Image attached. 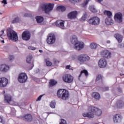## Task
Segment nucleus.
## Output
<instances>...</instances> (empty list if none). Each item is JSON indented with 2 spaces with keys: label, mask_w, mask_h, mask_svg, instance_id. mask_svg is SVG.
<instances>
[{
  "label": "nucleus",
  "mask_w": 124,
  "mask_h": 124,
  "mask_svg": "<svg viewBox=\"0 0 124 124\" xmlns=\"http://www.w3.org/2000/svg\"><path fill=\"white\" fill-rule=\"evenodd\" d=\"M89 111H90V112L87 113H83L82 116L84 117H87V118H89V119H92V118L94 117V114L98 116H100L101 114H102L101 110L94 107H90L89 108Z\"/></svg>",
  "instance_id": "obj_1"
},
{
  "label": "nucleus",
  "mask_w": 124,
  "mask_h": 124,
  "mask_svg": "<svg viewBox=\"0 0 124 124\" xmlns=\"http://www.w3.org/2000/svg\"><path fill=\"white\" fill-rule=\"evenodd\" d=\"M7 35L9 38L12 41H18V34L16 31H14L11 28H9L7 30Z\"/></svg>",
  "instance_id": "obj_2"
},
{
  "label": "nucleus",
  "mask_w": 124,
  "mask_h": 124,
  "mask_svg": "<svg viewBox=\"0 0 124 124\" xmlns=\"http://www.w3.org/2000/svg\"><path fill=\"white\" fill-rule=\"evenodd\" d=\"M57 96L63 100H66V99L69 96V93L65 89H60L57 91Z\"/></svg>",
  "instance_id": "obj_3"
},
{
  "label": "nucleus",
  "mask_w": 124,
  "mask_h": 124,
  "mask_svg": "<svg viewBox=\"0 0 124 124\" xmlns=\"http://www.w3.org/2000/svg\"><path fill=\"white\" fill-rule=\"evenodd\" d=\"M87 22L89 25H92V26H98L99 23H100V19L97 16H93L91 17Z\"/></svg>",
  "instance_id": "obj_4"
},
{
  "label": "nucleus",
  "mask_w": 124,
  "mask_h": 124,
  "mask_svg": "<svg viewBox=\"0 0 124 124\" xmlns=\"http://www.w3.org/2000/svg\"><path fill=\"white\" fill-rule=\"evenodd\" d=\"M53 4L51 3L49 4H43L42 5V9L43 11H45V13L48 14L51 10H53Z\"/></svg>",
  "instance_id": "obj_5"
},
{
  "label": "nucleus",
  "mask_w": 124,
  "mask_h": 124,
  "mask_svg": "<svg viewBox=\"0 0 124 124\" xmlns=\"http://www.w3.org/2000/svg\"><path fill=\"white\" fill-rule=\"evenodd\" d=\"M28 80V76L25 73H21L20 74L18 77V81L19 83L23 84L26 83Z\"/></svg>",
  "instance_id": "obj_6"
},
{
  "label": "nucleus",
  "mask_w": 124,
  "mask_h": 124,
  "mask_svg": "<svg viewBox=\"0 0 124 124\" xmlns=\"http://www.w3.org/2000/svg\"><path fill=\"white\" fill-rule=\"evenodd\" d=\"M78 60L80 63H84V62L90 61V56L87 55H81L78 56Z\"/></svg>",
  "instance_id": "obj_7"
},
{
  "label": "nucleus",
  "mask_w": 124,
  "mask_h": 124,
  "mask_svg": "<svg viewBox=\"0 0 124 124\" xmlns=\"http://www.w3.org/2000/svg\"><path fill=\"white\" fill-rule=\"evenodd\" d=\"M56 41V36L54 34H50L47 36L46 42L47 44H54Z\"/></svg>",
  "instance_id": "obj_8"
},
{
  "label": "nucleus",
  "mask_w": 124,
  "mask_h": 124,
  "mask_svg": "<svg viewBox=\"0 0 124 124\" xmlns=\"http://www.w3.org/2000/svg\"><path fill=\"white\" fill-rule=\"evenodd\" d=\"M62 79L65 83H72L73 82V77L69 74H65L63 76Z\"/></svg>",
  "instance_id": "obj_9"
},
{
  "label": "nucleus",
  "mask_w": 124,
  "mask_h": 124,
  "mask_svg": "<svg viewBox=\"0 0 124 124\" xmlns=\"http://www.w3.org/2000/svg\"><path fill=\"white\" fill-rule=\"evenodd\" d=\"M114 20L117 23L123 22V14L121 13H117L114 16Z\"/></svg>",
  "instance_id": "obj_10"
},
{
  "label": "nucleus",
  "mask_w": 124,
  "mask_h": 124,
  "mask_svg": "<svg viewBox=\"0 0 124 124\" xmlns=\"http://www.w3.org/2000/svg\"><path fill=\"white\" fill-rule=\"evenodd\" d=\"M22 38L26 41L30 40L31 39V32L28 31H24L22 34Z\"/></svg>",
  "instance_id": "obj_11"
},
{
  "label": "nucleus",
  "mask_w": 124,
  "mask_h": 124,
  "mask_svg": "<svg viewBox=\"0 0 124 124\" xmlns=\"http://www.w3.org/2000/svg\"><path fill=\"white\" fill-rule=\"evenodd\" d=\"M77 15H78V12L77 11H74L70 12L67 16L70 20H75L77 18Z\"/></svg>",
  "instance_id": "obj_12"
},
{
  "label": "nucleus",
  "mask_w": 124,
  "mask_h": 124,
  "mask_svg": "<svg viewBox=\"0 0 124 124\" xmlns=\"http://www.w3.org/2000/svg\"><path fill=\"white\" fill-rule=\"evenodd\" d=\"M113 120L115 124L121 123L123 120V116L120 114H115L113 116Z\"/></svg>",
  "instance_id": "obj_13"
},
{
  "label": "nucleus",
  "mask_w": 124,
  "mask_h": 124,
  "mask_svg": "<svg viewBox=\"0 0 124 124\" xmlns=\"http://www.w3.org/2000/svg\"><path fill=\"white\" fill-rule=\"evenodd\" d=\"M74 49L78 51H81L84 48V43L78 42L76 44L74 45Z\"/></svg>",
  "instance_id": "obj_14"
},
{
  "label": "nucleus",
  "mask_w": 124,
  "mask_h": 124,
  "mask_svg": "<svg viewBox=\"0 0 124 124\" xmlns=\"http://www.w3.org/2000/svg\"><path fill=\"white\" fill-rule=\"evenodd\" d=\"M99 67L100 68H104L106 66H107V61L104 59H101L98 62Z\"/></svg>",
  "instance_id": "obj_15"
},
{
  "label": "nucleus",
  "mask_w": 124,
  "mask_h": 124,
  "mask_svg": "<svg viewBox=\"0 0 124 124\" xmlns=\"http://www.w3.org/2000/svg\"><path fill=\"white\" fill-rule=\"evenodd\" d=\"M8 84V79L5 78H0V87L4 88Z\"/></svg>",
  "instance_id": "obj_16"
},
{
  "label": "nucleus",
  "mask_w": 124,
  "mask_h": 124,
  "mask_svg": "<svg viewBox=\"0 0 124 124\" xmlns=\"http://www.w3.org/2000/svg\"><path fill=\"white\" fill-rule=\"evenodd\" d=\"M23 120L28 123H31L32 121V116L31 114H26L22 117Z\"/></svg>",
  "instance_id": "obj_17"
},
{
  "label": "nucleus",
  "mask_w": 124,
  "mask_h": 124,
  "mask_svg": "<svg viewBox=\"0 0 124 124\" xmlns=\"http://www.w3.org/2000/svg\"><path fill=\"white\" fill-rule=\"evenodd\" d=\"M56 27H59L61 29H64V21L62 20H58L55 22Z\"/></svg>",
  "instance_id": "obj_18"
},
{
  "label": "nucleus",
  "mask_w": 124,
  "mask_h": 124,
  "mask_svg": "<svg viewBox=\"0 0 124 124\" xmlns=\"http://www.w3.org/2000/svg\"><path fill=\"white\" fill-rule=\"evenodd\" d=\"M70 41L73 45H75V44L78 43L79 42V41L78 40V37H77V36L74 35H73L70 39Z\"/></svg>",
  "instance_id": "obj_19"
},
{
  "label": "nucleus",
  "mask_w": 124,
  "mask_h": 124,
  "mask_svg": "<svg viewBox=\"0 0 124 124\" xmlns=\"http://www.w3.org/2000/svg\"><path fill=\"white\" fill-rule=\"evenodd\" d=\"M9 69V66L5 64H2L0 65V71H1L2 72H7Z\"/></svg>",
  "instance_id": "obj_20"
},
{
  "label": "nucleus",
  "mask_w": 124,
  "mask_h": 124,
  "mask_svg": "<svg viewBox=\"0 0 124 124\" xmlns=\"http://www.w3.org/2000/svg\"><path fill=\"white\" fill-rule=\"evenodd\" d=\"M5 102L10 104V102L12 100V97L9 94L4 95Z\"/></svg>",
  "instance_id": "obj_21"
},
{
  "label": "nucleus",
  "mask_w": 124,
  "mask_h": 124,
  "mask_svg": "<svg viewBox=\"0 0 124 124\" xmlns=\"http://www.w3.org/2000/svg\"><path fill=\"white\" fill-rule=\"evenodd\" d=\"M101 56L103 57V58L108 59V57H109V51L107 50H103L101 52Z\"/></svg>",
  "instance_id": "obj_22"
},
{
  "label": "nucleus",
  "mask_w": 124,
  "mask_h": 124,
  "mask_svg": "<svg viewBox=\"0 0 124 124\" xmlns=\"http://www.w3.org/2000/svg\"><path fill=\"white\" fill-rule=\"evenodd\" d=\"M92 96L95 100H99L101 98L100 94L97 92H93L92 94Z\"/></svg>",
  "instance_id": "obj_23"
},
{
  "label": "nucleus",
  "mask_w": 124,
  "mask_h": 124,
  "mask_svg": "<svg viewBox=\"0 0 124 124\" xmlns=\"http://www.w3.org/2000/svg\"><path fill=\"white\" fill-rule=\"evenodd\" d=\"M104 15H107L108 18H106L105 20V22L107 26H109V11H105Z\"/></svg>",
  "instance_id": "obj_24"
},
{
  "label": "nucleus",
  "mask_w": 124,
  "mask_h": 124,
  "mask_svg": "<svg viewBox=\"0 0 124 124\" xmlns=\"http://www.w3.org/2000/svg\"><path fill=\"white\" fill-rule=\"evenodd\" d=\"M114 37H115L119 43L122 42L123 40V36H122V35L117 33L114 35Z\"/></svg>",
  "instance_id": "obj_25"
},
{
  "label": "nucleus",
  "mask_w": 124,
  "mask_h": 124,
  "mask_svg": "<svg viewBox=\"0 0 124 124\" xmlns=\"http://www.w3.org/2000/svg\"><path fill=\"white\" fill-rule=\"evenodd\" d=\"M36 20L37 22L39 24L40 23H42L43 22L44 18H43V17L41 16H37L35 17Z\"/></svg>",
  "instance_id": "obj_26"
},
{
  "label": "nucleus",
  "mask_w": 124,
  "mask_h": 124,
  "mask_svg": "<svg viewBox=\"0 0 124 124\" xmlns=\"http://www.w3.org/2000/svg\"><path fill=\"white\" fill-rule=\"evenodd\" d=\"M117 106L118 108H122L124 106V102L123 101H118L117 103Z\"/></svg>",
  "instance_id": "obj_27"
},
{
  "label": "nucleus",
  "mask_w": 124,
  "mask_h": 124,
  "mask_svg": "<svg viewBox=\"0 0 124 124\" xmlns=\"http://www.w3.org/2000/svg\"><path fill=\"white\" fill-rule=\"evenodd\" d=\"M89 9L90 11H91V12H93V13H96V12H97V10H96V9L93 5L90 6Z\"/></svg>",
  "instance_id": "obj_28"
},
{
  "label": "nucleus",
  "mask_w": 124,
  "mask_h": 124,
  "mask_svg": "<svg viewBox=\"0 0 124 124\" xmlns=\"http://www.w3.org/2000/svg\"><path fill=\"white\" fill-rule=\"evenodd\" d=\"M65 7L63 6H59L57 8V10H58V11H61V12H63V11H65Z\"/></svg>",
  "instance_id": "obj_29"
},
{
  "label": "nucleus",
  "mask_w": 124,
  "mask_h": 124,
  "mask_svg": "<svg viewBox=\"0 0 124 124\" xmlns=\"http://www.w3.org/2000/svg\"><path fill=\"white\" fill-rule=\"evenodd\" d=\"M58 82L54 79H51L49 81V85L50 87H53L55 85H57Z\"/></svg>",
  "instance_id": "obj_30"
},
{
  "label": "nucleus",
  "mask_w": 124,
  "mask_h": 124,
  "mask_svg": "<svg viewBox=\"0 0 124 124\" xmlns=\"http://www.w3.org/2000/svg\"><path fill=\"white\" fill-rule=\"evenodd\" d=\"M31 60H32V55H29L26 58V62L27 63H31Z\"/></svg>",
  "instance_id": "obj_31"
},
{
  "label": "nucleus",
  "mask_w": 124,
  "mask_h": 124,
  "mask_svg": "<svg viewBox=\"0 0 124 124\" xmlns=\"http://www.w3.org/2000/svg\"><path fill=\"white\" fill-rule=\"evenodd\" d=\"M102 78H103V77L101 74H99L96 77V81L97 82V81H99L100 82H102L103 81V79H102Z\"/></svg>",
  "instance_id": "obj_32"
},
{
  "label": "nucleus",
  "mask_w": 124,
  "mask_h": 124,
  "mask_svg": "<svg viewBox=\"0 0 124 124\" xmlns=\"http://www.w3.org/2000/svg\"><path fill=\"white\" fill-rule=\"evenodd\" d=\"M83 74H84L85 76H88L89 75L88 71H87L86 69H84L80 72V74L79 75V77H81V75H82Z\"/></svg>",
  "instance_id": "obj_33"
},
{
  "label": "nucleus",
  "mask_w": 124,
  "mask_h": 124,
  "mask_svg": "<svg viewBox=\"0 0 124 124\" xmlns=\"http://www.w3.org/2000/svg\"><path fill=\"white\" fill-rule=\"evenodd\" d=\"M19 22H20V18L16 17L12 21V24H16L19 23Z\"/></svg>",
  "instance_id": "obj_34"
},
{
  "label": "nucleus",
  "mask_w": 124,
  "mask_h": 124,
  "mask_svg": "<svg viewBox=\"0 0 124 124\" xmlns=\"http://www.w3.org/2000/svg\"><path fill=\"white\" fill-rule=\"evenodd\" d=\"M90 48L93 49H96L97 45L95 43H92L90 44Z\"/></svg>",
  "instance_id": "obj_35"
},
{
  "label": "nucleus",
  "mask_w": 124,
  "mask_h": 124,
  "mask_svg": "<svg viewBox=\"0 0 124 124\" xmlns=\"http://www.w3.org/2000/svg\"><path fill=\"white\" fill-rule=\"evenodd\" d=\"M50 107L51 108H55L56 107V102L54 101H52L50 103Z\"/></svg>",
  "instance_id": "obj_36"
},
{
  "label": "nucleus",
  "mask_w": 124,
  "mask_h": 124,
  "mask_svg": "<svg viewBox=\"0 0 124 124\" xmlns=\"http://www.w3.org/2000/svg\"><path fill=\"white\" fill-rule=\"evenodd\" d=\"M45 62L46 66H51L52 65V62L47 60V59L45 60Z\"/></svg>",
  "instance_id": "obj_37"
},
{
  "label": "nucleus",
  "mask_w": 124,
  "mask_h": 124,
  "mask_svg": "<svg viewBox=\"0 0 124 124\" xmlns=\"http://www.w3.org/2000/svg\"><path fill=\"white\" fill-rule=\"evenodd\" d=\"M90 1V0H85L84 2L82 4V6L83 7H85L88 3H89V2Z\"/></svg>",
  "instance_id": "obj_38"
},
{
  "label": "nucleus",
  "mask_w": 124,
  "mask_h": 124,
  "mask_svg": "<svg viewBox=\"0 0 124 124\" xmlns=\"http://www.w3.org/2000/svg\"><path fill=\"white\" fill-rule=\"evenodd\" d=\"M86 19H87V14L85 13L84 15L82 16V17H81V20L85 21Z\"/></svg>",
  "instance_id": "obj_39"
},
{
  "label": "nucleus",
  "mask_w": 124,
  "mask_h": 124,
  "mask_svg": "<svg viewBox=\"0 0 124 124\" xmlns=\"http://www.w3.org/2000/svg\"><path fill=\"white\" fill-rule=\"evenodd\" d=\"M9 59L11 62H12L14 60V56L13 55H9Z\"/></svg>",
  "instance_id": "obj_40"
},
{
  "label": "nucleus",
  "mask_w": 124,
  "mask_h": 124,
  "mask_svg": "<svg viewBox=\"0 0 124 124\" xmlns=\"http://www.w3.org/2000/svg\"><path fill=\"white\" fill-rule=\"evenodd\" d=\"M57 62H58V63L60 62L59 61L57 60L56 59L53 60V63L55 65H57Z\"/></svg>",
  "instance_id": "obj_41"
},
{
  "label": "nucleus",
  "mask_w": 124,
  "mask_h": 124,
  "mask_svg": "<svg viewBox=\"0 0 124 124\" xmlns=\"http://www.w3.org/2000/svg\"><path fill=\"white\" fill-rule=\"evenodd\" d=\"M118 48H124V44L122 43V44H119L118 46Z\"/></svg>",
  "instance_id": "obj_42"
},
{
  "label": "nucleus",
  "mask_w": 124,
  "mask_h": 124,
  "mask_svg": "<svg viewBox=\"0 0 124 124\" xmlns=\"http://www.w3.org/2000/svg\"><path fill=\"white\" fill-rule=\"evenodd\" d=\"M43 95H44V94L40 95L37 98L36 101H40V100H41V98L42 97V96H43Z\"/></svg>",
  "instance_id": "obj_43"
},
{
  "label": "nucleus",
  "mask_w": 124,
  "mask_h": 124,
  "mask_svg": "<svg viewBox=\"0 0 124 124\" xmlns=\"http://www.w3.org/2000/svg\"><path fill=\"white\" fill-rule=\"evenodd\" d=\"M60 124H66V121L64 119H62L61 122Z\"/></svg>",
  "instance_id": "obj_44"
},
{
  "label": "nucleus",
  "mask_w": 124,
  "mask_h": 124,
  "mask_svg": "<svg viewBox=\"0 0 124 124\" xmlns=\"http://www.w3.org/2000/svg\"><path fill=\"white\" fill-rule=\"evenodd\" d=\"M117 91L119 93V94H118V95H120V94H121V93H122V89H121V88H118L117 89Z\"/></svg>",
  "instance_id": "obj_45"
},
{
  "label": "nucleus",
  "mask_w": 124,
  "mask_h": 124,
  "mask_svg": "<svg viewBox=\"0 0 124 124\" xmlns=\"http://www.w3.org/2000/svg\"><path fill=\"white\" fill-rule=\"evenodd\" d=\"M28 48L29 49V50H35V48H34V47H33V46H30L28 47Z\"/></svg>",
  "instance_id": "obj_46"
},
{
  "label": "nucleus",
  "mask_w": 124,
  "mask_h": 124,
  "mask_svg": "<svg viewBox=\"0 0 124 124\" xmlns=\"http://www.w3.org/2000/svg\"><path fill=\"white\" fill-rule=\"evenodd\" d=\"M3 34H4V30H2L1 31V33L0 34V37H1V36H2Z\"/></svg>",
  "instance_id": "obj_47"
},
{
  "label": "nucleus",
  "mask_w": 124,
  "mask_h": 124,
  "mask_svg": "<svg viewBox=\"0 0 124 124\" xmlns=\"http://www.w3.org/2000/svg\"><path fill=\"white\" fill-rule=\"evenodd\" d=\"M2 3H4V4H7V1L6 0H3L2 1Z\"/></svg>",
  "instance_id": "obj_48"
},
{
  "label": "nucleus",
  "mask_w": 124,
  "mask_h": 124,
  "mask_svg": "<svg viewBox=\"0 0 124 124\" xmlns=\"http://www.w3.org/2000/svg\"><path fill=\"white\" fill-rule=\"evenodd\" d=\"M113 24H114V20L110 18V22H109V24L113 25Z\"/></svg>",
  "instance_id": "obj_49"
},
{
  "label": "nucleus",
  "mask_w": 124,
  "mask_h": 124,
  "mask_svg": "<svg viewBox=\"0 0 124 124\" xmlns=\"http://www.w3.org/2000/svg\"><path fill=\"white\" fill-rule=\"evenodd\" d=\"M24 17H30V15L29 14H25Z\"/></svg>",
  "instance_id": "obj_50"
},
{
  "label": "nucleus",
  "mask_w": 124,
  "mask_h": 124,
  "mask_svg": "<svg viewBox=\"0 0 124 124\" xmlns=\"http://www.w3.org/2000/svg\"><path fill=\"white\" fill-rule=\"evenodd\" d=\"M66 69H70V65L66 66Z\"/></svg>",
  "instance_id": "obj_51"
},
{
  "label": "nucleus",
  "mask_w": 124,
  "mask_h": 124,
  "mask_svg": "<svg viewBox=\"0 0 124 124\" xmlns=\"http://www.w3.org/2000/svg\"><path fill=\"white\" fill-rule=\"evenodd\" d=\"M3 120H2V118L0 116V123H3Z\"/></svg>",
  "instance_id": "obj_52"
},
{
  "label": "nucleus",
  "mask_w": 124,
  "mask_h": 124,
  "mask_svg": "<svg viewBox=\"0 0 124 124\" xmlns=\"http://www.w3.org/2000/svg\"><path fill=\"white\" fill-rule=\"evenodd\" d=\"M109 16L110 17L112 16V13L110 11H109Z\"/></svg>",
  "instance_id": "obj_53"
},
{
  "label": "nucleus",
  "mask_w": 124,
  "mask_h": 124,
  "mask_svg": "<svg viewBox=\"0 0 124 124\" xmlns=\"http://www.w3.org/2000/svg\"><path fill=\"white\" fill-rule=\"evenodd\" d=\"M81 0H72L73 1H76V2H79Z\"/></svg>",
  "instance_id": "obj_54"
},
{
  "label": "nucleus",
  "mask_w": 124,
  "mask_h": 124,
  "mask_svg": "<svg viewBox=\"0 0 124 124\" xmlns=\"http://www.w3.org/2000/svg\"><path fill=\"white\" fill-rule=\"evenodd\" d=\"M96 1H97V2H101L102 1H103V0H96Z\"/></svg>",
  "instance_id": "obj_55"
},
{
  "label": "nucleus",
  "mask_w": 124,
  "mask_h": 124,
  "mask_svg": "<svg viewBox=\"0 0 124 124\" xmlns=\"http://www.w3.org/2000/svg\"><path fill=\"white\" fill-rule=\"evenodd\" d=\"M108 90H109V88L108 87L105 88V91H108Z\"/></svg>",
  "instance_id": "obj_56"
},
{
  "label": "nucleus",
  "mask_w": 124,
  "mask_h": 124,
  "mask_svg": "<svg viewBox=\"0 0 124 124\" xmlns=\"http://www.w3.org/2000/svg\"><path fill=\"white\" fill-rule=\"evenodd\" d=\"M34 65H33V62H32L31 63V68L30 69H32V67H33Z\"/></svg>",
  "instance_id": "obj_57"
},
{
  "label": "nucleus",
  "mask_w": 124,
  "mask_h": 124,
  "mask_svg": "<svg viewBox=\"0 0 124 124\" xmlns=\"http://www.w3.org/2000/svg\"><path fill=\"white\" fill-rule=\"evenodd\" d=\"M39 52H40V53H42L43 52V50H39Z\"/></svg>",
  "instance_id": "obj_58"
},
{
  "label": "nucleus",
  "mask_w": 124,
  "mask_h": 124,
  "mask_svg": "<svg viewBox=\"0 0 124 124\" xmlns=\"http://www.w3.org/2000/svg\"><path fill=\"white\" fill-rule=\"evenodd\" d=\"M2 43H4V40L1 41Z\"/></svg>",
  "instance_id": "obj_59"
},
{
  "label": "nucleus",
  "mask_w": 124,
  "mask_h": 124,
  "mask_svg": "<svg viewBox=\"0 0 124 124\" xmlns=\"http://www.w3.org/2000/svg\"><path fill=\"white\" fill-rule=\"evenodd\" d=\"M111 53L110 52H109V58H110V56H111Z\"/></svg>",
  "instance_id": "obj_60"
},
{
  "label": "nucleus",
  "mask_w": 124,
  "mask_h": 124,
  "mask_svg": "<svg viewBox=\"0 0 124 124\" xmlns=\"http://www.w3.org/2000/svg\"><path fill=\"white\" fill-rule=\"evenodd\" d=\"M3 93L4 94V93H5V91H3Z\"/></svg>",
  "instance_id": "obj_61"
},
{
  "label": "nucleus",
  "mask_w": 124,
  "mask_h": 124,
  "mask_svg": "<svg viewBox=\"0 0 124 124\" xmlns=\"http://www.w3.org/2000/svg\"><path fill=\"white\" fill-rule=\"evenodd\" d=\"M120 76H123V74H120Z\"/></svg>",
  "instance_id": "obj_62"
},
{
  "label": "nucleus",
  "mask_w": 124,
  "mask_h": 124,
  "mask_svg": "<svg viewBox=\"0 0 124 124\" xmlns=\"http://www.w3.org/2000/svg\"><path fill=\"white\" fill-rule=\"evenodd\" d=\"M107 42V43H109V41H108Z\"/></svg>",
  "instance_id": "obj_63"
},
{
  "label": "nucleus",
  "mask_w": 124,
  "mask_h": 124,
  "mask_svg": "<svg viewBox=\"0 0 124 124\" xmlns=\"http://www.w3.org/2000/svg\"><path fill=\"white\" fill-rule=\"evenodd\" d=\"M0 15H1V14H2V13H0Z\"/></svg>",
  "instance_id": "obj_64"
}]
</instances>
